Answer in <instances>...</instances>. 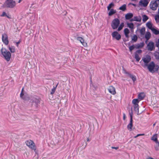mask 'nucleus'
Here are the masks:
<instances>
[{
  "mask_svg": "<svg viewBox=\"0 0 159 159\" xmlns=\"http://www.w3.org/2000/svg\"><path fill=\"white\" fill-rule=\"evenodd\" d=\"M31 100L32 101V106H34L36 108H37L39 105L40 103V99L36 96L32 97Z\"/></svg>",
  "mask_w": 159,
  "mask_h": 159,
  "instance_id": "6",
  "label": "nucleus"
},
{
  "mask_svg": "<svg viewBox=\"0 0 159 159\" xmlns=\"http://www.w3.org/2000/svg\"><path fill=\"white\" fill-rule=\"evenodd\" d=\"M127 74H128L129 75V76L130 78H131L133 81L134 82L136 80V78L135 75H134L128 73H126Z\"/></svg>",
  "mask_w": 159,
  "mask_h": 159,
  "instance_id": "27",
  "label": "nucleus"
},
{
  "mask_svg": "<svg viewBox=\"0 0 159 159\" xmlns=\"http://www.w3.org/2000/svg\"><path fill=\"white\" fill-rule=\"evenodd\" d=\"M141 20V18L140 16H135L133 18H132L129 20L130 22H132L133 21H136L137 22H140Z\"/></svg>",
  "mask_w": 159,
  "mask_h": 159,
  "instance_id": "13",
  "label": "nucleus"
},
{
  "mask_svg": "<svg viewBox=\"0 0 159 159\" xmlns=\"http://www.w3.org/2000/svg\"><path fill=\"white\" fill-rule=\"evenodd\" d=\"M134 111L136 112L139 114V105H134Z\"/></svg>",
  "mask_w": 159,
  "mask_h": 159,
  "instance_id": "25",
  "label": "nucleus"
},
{
  "mask_svg": "<svg viewBox=\"0 0 159 159\" xmlns=\"http://www.w3.org/2000/svg\"><path fill=\"white\" fill-rule=\"evenodd\" d=\"M151 34L149 32L147 31L146 32L145 35V38L146 39L147 41L151 37Z\"/></svg>",
  "mask_w": 159,
  "mask_h": 159,
  "instance_id": "21",
  "label": "nucleus"
},
{
  "mask_svg": "<svg viewBox=\"0 0 159 159\" xmlns=\"http://www.w3.org/2000/svg\"><path fill=\"white\" fill-rule=\"evenodd\" d=\"M114 6V4L112 3L111 2V3H110L108 6L107 7V9L108 10H109L110 9H111V8L113 7Z\"/></svg>",
  "mask_w": 159,
  "mask_h": 159,
  "instance_id": "36",
  "label": "nucleus"
},
{
  "mask_svg": "<svg viewBox=\"0 0 159 159\" xmlns=\"http://www.w3.org/2000/svg\"><path fill=\"white\" fill-rule=\"evenodd\" d=\"M148 49L150 51H152L154 48V43L152 42H149L147 45Z\"/></svg>",
  "mask_w": 159,
  "mask_h": 159,
  "instance_id": "14",
  "label": "nucleus"
},
{
  "mask_svg": "<svg viewBox=\"0 0 159 159\" xmlns=\"http://www.w3.org/2000/svg\"><path fill=\"white\" fill-rule=\"evenodd\" d=\"M137 46L138 48H142L143 46V43H140L139 44H138Z\"/></svg>",
  "mask_w": 159,
  "mask_h": 159,
  "instance_id": "40",
  "label": "nucleus"
},
{
  "mask_svg": "<svg viewBox=\"0 0 159 159\" xmlns=\"http://www.w3.org/2000/svg\"><path fill=\"white\" fill-rule=\"evenodd\" d=\"M126 24L127 27H128L130 29L131 31V32H133L134 30V24L132 23L127 22Z\"/></svg>",
  "mask_w": 159,
  "mask_h": 159,
  "instance_id": "17",
  "label": "nucleus"
},
{
  "mask_svg": "<svg viewBox=\"0 0 159 159\" xmlns=\"http://www.w3.org/2000/svg\"><path fill=\"white\" fill-rule=\"evenodd\" d=\"M159 6V0H156L154 1H152L150 4V7L151 9L155 11Z\"/></svg>",
  "mask_w": 159,
  "mask_h": 159,
  "instance_id": "2",
  "label": "nucleus"
},
{
  "mask_svg": "<svg viewBox=\"0 0 159 159\" xmlns=\"http://www.w3.org/2000/svg\"><path fill=\"white\" fill-rule=\"evenodd\" d=\"M8 18H10V17L9 16L7 15V16H6Z\"/></svg>",
  "mask_w": 159,
  "mask_h": 159,
  "instance_id": "54",
  "label": "nucleus"
},
{
  "mask_svg": "<svg viewBox=\"0 0 159 159\" xmlns=\"http://www.w3.org/2000/svg\"><path fill=\"white\" fill-rule=\"evenodd\" d=\"M145 97V94L144 93H141L138 96V98L140 100H142Z\"/></svg>",
  "mask_w": 159,
  "mask_h": 159,
  "instance_id": "20",
  "label": "nucleus"
},
{
  "mask_svg": "<svg viewBox=\"0 0 159 159\" xmlns=\"http://www.w3.org/2000/svg\"><path fill=\"white\" fill-rule=\"evenodd\" d=\"M151 140L155 142L156 143L158 144V146H159V142L157 140V134H154L151 138Z\"/></svg>",
  "mask_w": 159,
  "mask_h": 159,
  "instance_id": "15",
  "label": "nucleus"
},
{
  "mask_svg": "<svg viewBox=\"0 0 159 159\" xmlns=\"http://www.w3.org/2000/svg\"><path fill=\"white\" fill-rule=\"evenodd\" d=\"M140 33L142 35H143L145 34V27H143L140 30Z\"/></svg>",
  "mask_w": 159,
  "mask_h": 159,
  "instance_id": "24",
  "label": "nucleus"
},
{
  "mask_svg": "<svg viewBox=\"0 0 159 159\" xmlns=\"http://www.w3.org/2000/svg\"><path fill=\"white\" fill-rule=\"evenodd\" d=\"M126 5L125 4H124L122 6L120 7L119 9L120 10H121L122 11H125L126 10Z\"/></svg>",
  "mask_w": 159,
  "mask_h": 159,
  "instance_id": "26",
  "label": "nucleus"
},
{
  "mask_svg": "<svg viewBox=\"0 0 159 159\" xmlns=\"http://www.w3.org/2000/svg\"><path fill=\"white\" fill-rule=\"evenodd\" d=\"M21 1V0H19L18 1V3H20Z\"/></svg>",
  "mask_w": 159,
  "mask_h": 159,
  "instance_id": "53",
  "label": "nucleus"
},
{
  "mask_svg": "<svg viewBox=\"0 0 159 159\" xmlns=\"http://www.w3.org/2000/svg\"><path fill=\"white\" fill-rule=\"evenodd\" d=\"M2 40L3 42L6 45H7L8 43V37L6 34H4L2 35Z\"/></svg>",
  "mask_w": 159,
  "mask_h": 159,
  "instance_id": "9",
  "label": "nucleus"
},
{
  "mask_svg": "<svg viewBox=\"0 0 159 159\" xmlns=\"http://www.w3.org/2000/svg\"><path fill=\"white\" fill-rule=\"evenodd\" d=\"M110 10L108 13V15L109 16H111L114 14L116 12V10H115L113 9H111Z\"/></svg>",
  "mask_w": 159,
  "mask_h": 159,
  "instance_id": "30",
  "label": "nucleus"
},
{
  "mask_svg": "<svg viewBox=\"0 0 159 159\" xmlns=\"http://www.w3.org/2000/svg\"><path fill=\"white\" fill-rule=\"evenodd\" d=\"M155 125V123H154V124H153V126H154Z\"/></svg>",
  "mask_w": 159,
  "mask_h": 159,
  "instance_id": "58",
  "label": "nucleus"
},
{
  "mask_svg": "<svg viewBox=\"0 0 159 159\" xmlns=\"http://www.w3.org/2000/svg\"><path fill=\"white\" fill-rule=\"evenodd\" d=\"M23 91H24V88H23L22 89L20 95V97H22V96H24V93H23Z\"/></svg>",
  "mask_w": 159,
  "mask_h": 159,
  "instance_id": "42",
  "label": "nucleus"
},
{
  "mask_svg": "<svg viewBox=\"0 0 159 159\" xmlns=\"http://www.w3.org/2000/svg\"><path fill=\"white\" fill-rule=\"evenodd\" d=\"M151 59V57L148 55H146L142 58V60L144 63L145 66H148V64L150 61Z\"/></svg>",
  "mask_w": 159,
  "mask_h": 159,
  "instance_id": "7",
  "label": "nucleus"
},
{
  "mask_svg": "<svg viewBox=\"0 0 159 159\" xmlns=\"http://www.w3.org/2000/svg\"><path fill=\"white\" fill-rule=\"evenodd\" d=\"M111 148L112 149H118L119 148L118 147H111Z\"/></svg>",
  "mask_w": 159,
  "mask_h": 159,
  "instance_id": "48",
  "label": "nucleus"
},
{
  "mask_svg": "<svg viewBox=\"0 0 159 159\" xmlns=\"http://www.w3.org/2000/svg\"><path fill=\"white\" fill-rule=\"evenodd\" d=\"M111 36L113 39H115L117 40H119L121 38L120 35L116 31L113 32L111 33Z\"/></svg>",
  "mask_w": 159,
  "mask_h": 159,
  "instance_id": "8",
  "label": "nucleus"
},
{
  "mask_svg": "<svg viewBox=\"0 0 159 159\" xmlns=\"http://www.w3.org/2000/svg\"><path fill=\"white\" fill-rule=\"evenodd\" d=\"M149 2L148 0H141L139 2V5L141 7H145L147 6Z\"/></svg>",
  "mask_w": 159,
  "mask_h": 159,
  "instance_id": "10",
  "label": "nucleus"
},
{
  "mask_svg": "<svg viewBox=\"0 0 159 159\" xmlns=\"http://www.w3.org/2000/svg\"><path fill=\"white\" fill-rule=\"evenodd\" d=\"M147 159H154L152 158V157H149Z\"/></svg>",
  "mask_w": 159,
  "mask_h": 159,
  "instance_id": "52",
  "label": "nucleus"
},
{
  "mask_svg": "<svg viewBox=\"0 0 159 159\" xmlns=\"http://www.w3.org/2000/svg\"><path fill=\"white\" fill-rule=\"evenodd\" d=\"M133 14L131 13H128L125 16V18L126 20H130L133 17Z\"/></svg>",
  "mask_w": 159,
  "mask_h": 159,
  "instance_id": "18",
  "label": "nucleus"
},
{
  "mask_svg": "<svg viewBox=\"0 0 159 159\" xmlns=\"http://www.w3.org/2000/svg\"><path fill=\"white\" fill-rule=\"evenodd\" d=\"M153 33L157 35L159 34V31L154 28H153L151 30Z\"/></svg>",
  "mask_w": 159,
  "mask_h": 159,
  "instance_id": "33",
  "label": "nucleus"
},
{
  "mask_svg": "<svg viewBox=\"0 0 159 159\" xmlns=\"http://www.w3.org/2000/svg\"><path fill=\"white\" fill-rule=\"evenodd\" d=\"M20 40H19L17 42H16V45L17 47L18 46L19 44L20 43Z\"/></svg>",
  "mask_w": 159,
  "mask_h": 159,
  "instance_id": "47",
  "label": "nucleus"
},
{
  "mask_svg": "<svg viewBox=\"0 0 159 159\" xmlns=\"http://www.w3.org/2000/svg\"><path fill=\"white\" fill-rule=\"evenodd\" d=\"M8 48L11 53H14L15 52V48L14 46H9Z\"/></svg>",
  "mask_w": 159,
  "mask_h": 159,
  "instance_id": "31",
  "label": "nucleus"
},
{
  "mask_svg": "<svg viewBox=\"0 0 159 159\" xmlns=\"http://www.w3.org/2000/svg\"><path fill=\"white\" fill-rule=\"evenodd\" d=\"M135 46L134 45L130 46L129 47V49L130 52H131L134 48Z\"/></svg>",
  "mask_w": 159,
  "mask_h": 159,
  "instance_id": "38",
  "label": "nucleus"
},
{
  "mask_svg": "<svg viewBox=\"0 0 159 159\" xmlns=\"http://www.w3.org/2000/svg\"><path fill=\"white\" fill-rule=\"evenodd\" d=\"M124 33L126 37L128 38L129 37V29L126 28L124 30Z\"/></svg>",
  "mask_w": 159,
  "mask_h": 159,
  "instance_id": "22",
  "label": "nucleus"
},
{
  "mask_svg": "<svg viewBox=\"0 0 159 159\" xmlns=\"http://www.w3.org/2000/svg\"><path fill=\"white\" fill-rule=\"evenodd\" d=\"M119 26H118V28L117 29V31H120L122 29L123 27L124 26V23L123 22L121 23H120V25Z\"/></svg>",
  "mask_w": 159,
  "mask_h": 159,
  "instance_id": "32",
  "label": "nucleus"
},
{
  "mask_svg": "<svg viewBox=\"0 0 159 159\" xmlns=\"http://www.w3.org/2000/svg\"><path fill=\"white\" fill-rule=\"evenodd\" d=\"M120 21L118 18H115L111 22V26L113 30L116 29L120 25Z\"/></svg>",
  "mask_w": 159,
  "mask_h": 159,
  "instance_id": "4",
  "label": "nucleus"
},
{
  "mask_svg": "<svg viewBox=\"0 0 159 159\" xmlns=\"http://www.w3.org/2000/svg\"><path fill=\"white\" fill-rule=\"evenodd\" d=\"M159 147V146H158H158H156L155 147V149L156 150H158V148Z\"/></svg>",
  "mask_w": 159,
  "mask_h": 159,
  "instance_id": "49",
  "label": "nucleus"
},
{
  "mask_svg": "<svg viewBox=\"0 0 159 159\" xmlns=\"http://www.w3.org/2000/svg\"><path fill=\"white\" fill-rule=\"evenodd\" d=\"M26 145L32 150L35 151L36 150V147L34 142L31 140H27L25 142Z\"/></svg>",
  "mask_w": 159,
  "mask_h": 159,
  "instance_id": "3",
  "label": "nucleus"
},
{
  "mask_svg": "<svg viewBox=\"0 0 159 159\" xmlns=\"http://www.w3.org/2000/svg\"><path fill=\"white\" fill-rule=\"evenodd\" d=\"M143 21L145 22L148 19V17L146 15H143L142 16Z\"/></svg>",
  "mask_w": 159,
  "mask_h": 159,
  "instance_id": "35",
  "label": "nucleus"
},
{
  "mask_svg": "<svg viewBox=\"0 0 159 159\" xmlns=\"http://www.w3.org/2000/svg\"><path fill=\"white\" fill-rule=\"evenodd\" d=\"M134 58L136 59V61L139 62L140 59V58L139 54H137L136 53L134 54Z\"/></svg>",
  "mask_w": 159,
  "mask_h": 159,
  "instance_id": "34",
  "label": "nucleus"
},
{
  "mask_svg": "<svg viewBox=\"0 0 159 159\" xmlns=\"http://www.w3.org/2000/svg\"><path fill=\"white\" fill-rule=\"evenodd\" d=\"M138 39V37L136 35H134L133 37L132 38V40L134 42H135L137 41Z\"/></svg>",
  "mask_w": 159,
  "mask_h": 159,
  "instance_id": "37",
  "label": "nucleus"
},
{
  "mask_svg": "<svg viewBox=\"0 0 159 159\" xmlns=\"http://www.w3.org/2000/svg\"><path fill=\"white\" fill-rule=\"evenodd\" d=\"M132 5H133V6H135V5L134 4H132Z\"/></svg>",
  "mask_w": 159,
  "mask_h": 159,
  "instance_id": "56",
  "label": "nucleus"
},
{
  "mask_svg": "<svg viewBox=\"0 0 159 159\" xmlns=\"http://www.w3.org/2000/svg\"><path fill=\"white\" fill-rule=\"evenodd\" d=\"M129 115L130 116V119H132V116H133V112L132 109V108H131V111L129 112Z\"/></svg>",
  "mask_w": 159,
  "mask_h": 159,
  "instance_id": "41",
  "label": "nucleus"
},
{
  "mask_svg": "<svg viewBox=\"0 0 159 159\" xmlns=\"http://www.w3.org/2000/svg\"><path fill=\"white\" fill-rule=\"evenodd\" d=\"M146 26L149 29L151 30L153 27H152V24L149 21L146 24Z\"/></svg>",
  "mask_w": 159,
  "mask_h": 159,
  "instance_id": "23",
  "label": "nucleus"
},
{
  "mask_svg": "<svg viewBox=\"0 0 159 159\" xmlns=\"http://www.w3.org/2000/svg\"><path fill=\"white\" fill-rule=\"evenodd\" d=\"M147 66L149 71L152 72H154L153 70L154 69L155 64L153 62H151Z\"/></svg>",
  "mask_w": 159,
  "mask_h": 159,
  "instance_id": "11",
  "label": "nucleus"
},
{
  "mask_svg": "<svg viewBox=\"0 0 159 159\" xmlns=\"http://www.w3.org/2000/svg\"><path fill=\"white\" fill-rule=\"evenodd\" d=\"M157 46L159 47V40L158 39V41L157 43Z\"/></svg>",
  "mask_w": 159,
  "mask_h": 159,
  "instance_id": "51",
  "label": "nucleus"
},
{
  "mask_svg": "<svg viewBox=\"0 0 159 159\" xmlns=\"http://www.w3.org/2000/svg\"><path fill=\"white\" fill-rule=\"evenodd\" d=\"M87 141H89V138H87Z\"/></svg>",
  "mask_w": 159,
  "mask_h": 159,
  "instance_id": "59",
  "label": "nucleus"
},
{
  "mask_svg": "<svg viewBox=\"0 0 159 159\" xmlns=\"http://www.w3.org/2000/svg\"><path fill=\"white\" fill-rule=\"evenodd\" d=\"M16 3L15 1L13 0H6L5 5L7 7L13 8L16 6Z\"/></svg>",
  "mask_w": 159,
  "mask_h": 159,
  "instance_id": "5",
  "label": "nucleus"
},
{
  "mask_svg": "<svg viewBox=\"0 0 159 159\" xmlns=\"http://www.w3.org/2000/svg\"><path fill=\"white\" fill-rule=\"evenodd\" d=\"M108 90L109 92L112 94L114 95L116 93L115 89L112 86H110L108 88Z\"/></svg>",
  "mask_w": 159,
  "mask_h": 159,
  "instance_id": "16",
  "label": "nucleus"
},
{
  "mask_svg": "<svg viewBox=\"0 0 159 159\" xmlns=\"http://www.w3.org/2000/svg\"><path fill=\"white\" fill-rule=\"evenodd\" d=\"M154 19L157 23L159 22V12H157V14L155 15Z\"/></svg>",
  "mask_w": 159,
  "mask_h": 159,
  "instance_id": "28",
  "label": "nucleus"
},
{
  "mask_svg": "<svg viewBox=\"0 0 159 159\" xmlns=\"http://www.w3.org/2000/svg\"><path fill=\"white\" fill-rule=\"evenodd\" d=\"M142 52V51L141 50H138L136 51L135 53H136L137 54H140Z\"/></svg>",
  "mask_w": 159,
  "mask_h": 159,
  "instance_id": "43",
  "label": "nucleus"
},
{
  "mask_svg": "<svg viewBox=\"0 0 159 159\" xmlns=\"http://www.w3.org/2000/svg\"><path fill=\"white\" fill-rule=\"evenodd\" d=\"M125 114H123V119L124 120H125Z\"/></svg>",
  "mask_w": 159,
  "mask_h": 159,
  "instance_id": "50",
  "label": "nucleus"
},
{
  "mask_svg": "<svg viewBox=\"0 0 159 159\" xmlns=\"http://www.w3.org/2000/svg\"><path fill=\"white\" fill-rule=\"evenodd\" d=\"M155 69V71H157L158 70V67L157 68V69H156V68Z\"/></svg>",
  "mask_w": 159,
  "mask_h": 159,
  "instance_id": "55",
  "label": "nucleus"
},
{
  "mask_svg": "<svg viewBox=\"0 0 159 159\" xmlns=\"http://www.w3.org/2000/svg\"><path fill=\"white\" fill-rule=\"evenodd\" d=\"M1 16H7V15L6 13L5 12H3L2 14L1 15Z\"/></svg>",
  "mask_w": 159,
  "mask_h": 159,
  "instance_id": "45",
  "label": "nucleus"
},
{
  "mask_svg": "<svg viewBox=\"0 0 159 159\" xmlns=\"http://www.w3.org/2000/svg\"><path fill=\"white\" fill-rule=\"evenodd\" d=\"M133 126V120L130 119L129 123L127 125V128L129 131H131L132 130V127Z\"/></svg>",
  "mask_w": 159,
  "mask_h": 159,
  "instance_id": "19",
  "label": "nucleus"
},
{
  "mask_svg": "<svg viewBox=\"0 0 159 159\" xmlns=\"http://www.w3.org/2000/svg\"><path fill=\"white\" fill-rule=\"evenodd\" d=\"M76 39L77 40L80 41L81 43L84 47H85L87 46V43L84 42V40L82 37H77Z\"/></svg>",
  "mask_w": 159,
  "mask_h": 159,
  "instance_id": "12",
  "label": "nucleus"
},
{
  "mask_svg": "<svg viewBox=\"0 0 159 159\" xmlns=\"http://www.w3.org/2000/svg\"><path fill=\"white\" fill-rule=\"evenodd\" d=\"M139 101L138 99H134L132 100V103L134 105H138Z\"/></svg>",
  "mask_w": 159,
  "mask_h": 159,
  "instance_id": "29",
  "label": "nucleus"
},
{
  "mask_svg": "<svg viewBox=\"0 0 159 159\" xmlns=\"http://www.w3.org/2000/svg\"><path fill=\"white\" fill-rule=\"evenodd\" d=\"M157 58L159 59V55H158V57H157Z\"/></svg>",
  "mask_w": 159,
  "mask_h": 159,
  "instance_id": "57",
  "label": "nucleus"
},
{
  "mask_svg": "<svg viewBox=\"0 0 159 159\" xmlns=\"http://www.w3.org/2000/svg\"><path fill=\"white\" fill-rule=\"evenodd\" d=\"M55 90L56 88L54 87L53 89H52L51 91V94H53L54 93Z\"/></svg>",
  "mask_w": 159,
  "mask_h": 159,
  "instance_id": "44",
  "label": "nucleus"
},
{
  "mask_svg": "<svg viewBox=\"0 0 159 159\" xmlns=\"http://www.w3.org/2000/svg\"><path fill=\"white\" fill-rule=\"evenodd\" d=\"M144 135V134H137L136 136H134V138H135L139 136H143V135Z\"/></svg>",
  "mask_w": 159,
  "mask_h": 159,
  "instance_id": "46",
  "label": "nucleus"
},
{
  "mask_svg": "<svg viewBox=\"0 0 159 159\" xmlns=\"http://www.w3.org/2000/svg\"><path fill=\"white\" fill-rule=\"evenodd\" d=\"M1 51L4 58L7 61H9L10 60L11 56L10 52L4 48H1Z\"/></svg>",
  "mask_w": 159,
  "mask_h": 159,
  "instance_id": "1",
  "label": "nucleus"
},
{
  "mask_svg": "<svg viewBox=\"0 0 159 159\" xmlns=\"http://www.w3.org/2000/svg\"><path fill=\"white\" fill-rule=\"evenodd\" d=\"M20 98L24 100H26L28 99V97L27 95L24 94V96H22V97H20Z\"/></svg>",
  "mask_w": 159,
  "mask_h": 159,
  "instance_id": "39",
  "label": "nucleus"
}]
</instances>
